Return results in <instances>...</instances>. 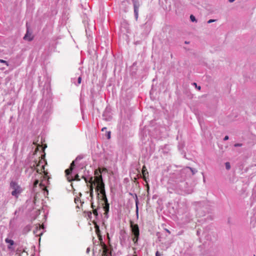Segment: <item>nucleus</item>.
<instances>
[{
  "label": "nucleus",
  "mask_w": 256,
  "mask_h": 256,
  "mask_svg": "<svg viewBox=\"0 0 256 256\" xmlns=\"http://www.w3.org/2000/svg\"><path fill=\"white\" fill-rule=\"evenodd\" d=\"M10 187L12 190V196L18 198L19 194H20L22 191L21 186L16 182L12 181L10 183Z\"/></svg>",
  "instance_id": "obj_3"
},
{
  "label": "nucleus",
  "mask_w": 256,
  "mask_h": 256,
  "mask_svg": "<svg viewBox=\"0 0 256 256\" xmlns=\"http://www.w3.org/2000/svg\"><path fill=\"white\" fill-rule=\"evenodd\" d=\"M166 231L170 233V232L168 230H166Z\"/></svg>",
  "instance_id": "obj_35"
},
{
  "label": "nucleus",
  "mask_w": 256,
  "mask_h": 256,
  "mask_svg": "<svg viewBox=\"0 0 256 256\" xmlns=\"http://www.w3.org/2000/svg\"><path fill=\"white\" fill-rule=\"evenodd\" d=\"M44 190H46V192H48V190H47V188H46V187H44Z\"/></svg>",
  "instance_id": "obj_34"
},
{
  "label": "nucleus",
  "mask_w": 256,
  "mask_h": 256,
  "mask_svg": "<svg viewBox=\"0 0 256 256\" xmlns=\"http://www.w3.org/2000/svg\"><path fill=\"white\" fill-rule=\"evenodd\" d=\"M87 251H89V248H87Z\"/></svg>",
  "instance_id": "obj_38"
},
{
  "label": "nucleus",
  "mask_w": 256,
  "mask_h": 256,
  "mask_svg": "<svg viewBox=\"0 0 256 256\" xmlns=\"http://www.w3.org/2000/svg\"><path fill=\"white\" fill-rule=\"evenodd\" d=\"M45 154H42L40 157L38 158V160H36L34 164L32 166L38 174H44V178L48 179V172L45 170V166L47 164L46 160L44 159Z\"/></svg>",
  "instance_id": "obj_2"
},
{
  "label": "nucleus",
  "mask_w": 256,
  "mask_h": 256,
  "mask_svg": "<svg viewBox=\"0 0 256 256\" xmlns=\"http://www.w3.org/2000/svg\"><path fill=\"white\" fill-rule=\"evenodd\" d=\"M106 127L104 128H103L102 129V131L104 132V130H106Z\"/></svg>",
  "instance_id": "obj_29"
},
{
  "label": "nucleus",
  "mask_w": 256,
  "mask_h": 256,
  "mask_svg": "<svg viewBox=\"0 0 256 256\" xmlns=\"http://www.w3.org/2000/svg\"><path fill=\"white\" fill-rule=\"evenodd\" d=\"M81 81H82V78L80 76L78 78V84H80L81 83Z\"/></svg>",
  "instance_id": "obj_23"
},
{
  "label": "nucleus",
  "mask_w": 256,
  "mask_h": 256,
  "mask_svg": "<svg viewBox=\"0 0 256 256\" xmlns=\"http://www.w3.org/2000/svg\"><path fill=\"white\" fill-rule=\"evenodd\" d=\"M107 172V169L106 168H98V170H96L95 171H94V180H96V176H101L102 177V173L103 172ZM95 182L96 183V180H95Z\"/></svg>",
  "instance_id": "obj_7"
},
{
  "label": "nucleus",
  "mask_w": 256,
  "mask_h": 256,
  "mask_svg": "<svg viewBox=\"0 0 256 256\" xmlns=\"http://www.w3.org/2000/svg\"><path fill=\"white\" fill-rule=\"evenodd\" d=\"M92 179H93V178L91 177L90 178V180L88 181L89 183L90 184V196L91 197L92 199L93 198V196H94V194H93V190H94L93 184L95 185L96 184L97 185V184L95 182V180H94L93 181Z\"/></svg>",
  "instance_id": "obj_9"
},
{
  "label": "nucleus",
  "mask_w": 256,
  "mask_h": 256,
  "mask_svg": "<svg viewBox=\"0 0 256 256\" xmlns=\"http://www.w3.org/2000/svg\"><path fill=\"white\" fill-rule=\"evenodd\" d=\"M106 136L108 139L110 138V132H108L106 134Z\"/></svg>",
  "instance_id": "obj_22"
},
{
  "label": "nucleus",
  "mask_w": 256,
  "mask_h": 256,
  "mask_svg": "<svg viewBox=\"0 0 256 256\" xmlns=\"http://www.w3.org/2000/svg\"><path fill=\"white\" fill-rule=\"evenodd\" d=\"M94 228H95V231H96V234L100 238H101V236H100V228H99L97 224H94Z\"/></svg>",
  "instance_id": "obj_14"
},
{
  "label": "nucleus",
  "mask_w": 256,
  "mask_h": 256,
  "mask_svg": "<svg viewBox=\"0 0 256 256\" xmlns=\"http://www.w3.org/2000/svg\"><path fill=\"white\" fill-rule=\"evenodd\" d=\"M68 180L70 182H71V181L74 180H77V181H80V178H79V176L78 175V174H76L74 178H70V176H68Z\"/></svg>",
  "instance_id": "obj_13"
},
{
  "label": "nucleus",
  "mask_w": 256,
  "mask_h": 256,
  "mask_svg": "<svg viewBox=\"0 0 256 256\" xmlns=\"http://www.w3.org/2000/svg\"><path fill=\"white\" fill-rule=\"evenodd\" d=\"M40 186H42V183H40Z\"/></svg>",
  "instance_id": "obj_37"
},
{
  "label": "nucleus",
  "mask_w": 256,
  "mask_h": 256,
  "mask_svg": "<svg viewBox=\"0 0 256 256\" xmlns=\"http://www.w3.org/2000/svg\"><path fill=\"white\" fill-rule=\"evenodd\" d=\"M216 20H210L208 22V24H210L212 22H215Z\"/></svg>",
  "instance_id": "obj_25"
},
{
  "label": "nucleus",
  "mask_w": 256,
  "mask_h": 256,
  "mask_svg": "<svg viewBox=\"0 0 256 256\" xmlns=\"http://www.w3.org/2000/svg\"><path fill=\"white\" fill-rule=\"evenodd\" d=\"M226 168L227 170H230V162H226Z\"/></svg>",
  "instance_id": "obj_17"
},
{
  "label": "nucleus",
  "mask_w": 256,
  "mask_h": 256,
  "mask_svg": "<svg viewBox=\"0 0 256 256\" xmlns=\"http://www.w3.org/2000/svg\"><path fill=\"white\" fill-rule=\"evenodd\" d=\"M235 0H228V1L230 2H234Z\"/></svg>",
  "instance_id": "obj_33"
},
{
  "label": "nucleus",
  "mask_w": 256,
  "mask_h": 256,
  "mask_svg": "<svg viewBox=\"0 0 256 256\" xmlns=\"http://www.w3.org/2000/svg\"><path fill=\"white\" fill-rule=\"evenodd\" d=\"M198 90H200V86L198 87Z\"/></svg>",
  "instance_id": "obj_36"
},
{
  "label": "nucleus",
  "mask_w": 256,
  "mask_h": 256,
  "mask_svg": "<svg viewBox=\"0 0 256 256\" xmlns=\"http://www.w3.org/2000/svg\"><path fill=\"white\" fill-rule=\"evenodd\" d=\"M93 214L94 216H98V213L96 209H94L93 210Z\"/></svg>",
  "instance_id": "obj_21"
},
{
  "label": "nucleus",
  "mask_w": 256,
  "mask_h": 256,
  "mask_svg": "<svg viewBox=\"0 0 256 256\" xmlns=\"http://www.w3.org/2000/svg\"><path fill=\"white\" fill-rule=\"evenodd\" d=\"M33 38L34 36H32V33L30 32L29 28L28 27H27V31L26 34L24 37V39L28 41H31L33 40Z\"/></svg>",
  "instance_id": "obj_8"
},
{
  "label": "nucleus",
  "mask_w": 256,
  "mask_h": 256,
  "mask_svg": "<svg viewBox=\"0 0 256 256\" xmlns=\"http://www.w3.org/2000/svg\"><path fill=\"white\" fill-rule=\"evenodd\" d=\"M156 256H160L158 252H156Z\"/></svg>",
  "instance_id": "obj_28"
},
{
  "label": "nucleus",
  "mask_w": 256,
  "mask_h": 256,
  "mask_svg": "<svg viewBox=\"0 0 256 256\" xmlns=\"http://www.w3.org/2000/svg\"><path fill=\"white\" fill-rule=\"evenodd\" d=\"M142 174L143 179L146 182V176H148V172L146 170V166H144L142 168Z\"/></svg>",
  "instance_id": "obj_10"
},
{
  "label": "nucleus",
  "mask_w": 256,
  "mask_h": 256,
  "mask_svg": "<svg viewBox=\"0 0 256 256\" xmlns=\"http://www.w3.org/2000/svg\"><path fill=\"white\" fill-rule=\"evenodd\" d=\"M5 242L6 243L8 244V248L9 250H10L12 248V246L14 244V242L13 240L9 239L8 238H6Z\"/></svg>",
  "instance_id": "obj_12"
},
{
  "label": "nucleus",
  "mask_w": 256,
  "mask_h": 256,
  "mask_svg": "<svg viewBox=\"0 0 256 256\" xmlns=\"http://www.w3.org/2000/svg\"><path fill=\"white\" fill-rule=\"evenodd\" d=\"M74 166H75L74 162L72 161V162L70 164V168H72V170H73Z\"/></svg>",
  "instance_id": "obj_16"
},
{
  "label": "nucleus",
  "mask_w": 256,
  "mask_h": 256,
  "mask_svg": "<svg viewBox=\"0 0 256 256\" xmlns=\"http://www.w3.org/2000/svg\"><path fill=\"white\" fill-rule=\"evenodd\" d=\"M132 2L134 6V12L135 14L136 17L137 18L138 17V8L140 6V4L138 0H132Z\"/></svg>",
  "instance_id": "obj_6"
},
{
  "label": "nucleus",
  "mask_w": 256,
  "mask_h": 256,
  "mask_svg": "<svg viewBox=\"0 0 256 256\" xmlns=\"http://www.w3.org/2000/svg\"><path fill=\"white\" fill-rule=\"evenodd\" d=\"M228 139V136H225V137L224 138V140H226Z\"/></svg>",
  "instance_id": "obj_26"
},
{
  "label": "nucleus",
  "mask_w": 256,
  "mask_h": 256,
  "mask_svg": "<svg viewBox=\"0 0 256 256\" xmlns=\"http://www.w3.org/2000/svg\"><path fill=\"white\" fill-rule=\"evenodd\" d=\"M254 256H255L254 255Z\"/></svg>",
  "instance_id": "obj_40"
},
{
  "label": "nucleus",
  "mask_w": 256,
  "mask_h": 256,
  "mask_svg": "<svg viewBox=\"0 0 256 256\" xmlns=\"http://www.w3.org/2000/svg\"><path fill=\"white\" fill-rule=\"evenodd\" d=\"M96 180L97 184L96 190L98 192V195H99L98 192L102 194L101 200L104 201V206H103L104 211V214L106 216L109 211V204L105 192L104 184L101 176H96Z\"/></svg>",
  "instance_id": "obj_1"
},
{
  "label": "nucleus",
  "mask_w": 256,
  "mask_h": 256,
  "mask_svg": "<svg viewBox=\"0 0 256 256\" xmlns=\"http://www.w3.org/2000/svg\"><path fill=\"white\" fill-rule=\"evenodd\" d=\"M242 146V144H234V146L235 147H238V146Z\"/></svg>",
  "instance_id": "obj_24"
},
{
  "label": "nucleus",
  "mask_w": 256,
  "mask_h": 256,
  "mask_svg": "<svg viewBox=\"0 0 256 256\" xmlns=\"http://www.w3.org/2000/svg\"><path fill=\"white\" fill-rule=\"evenodd\" d=\"M72 168H68V169H66V170H65V173H66V176H68L72 173Z\"/></svg>",
  "instance_id": "obj_15"
},
{
  "label": "nucleus",
  "mask_w": 256,
  "mask_h": 256,
  "mask_svg": "<svg viewBox=\"0 0 256 256\" xmlns=\"http://www.w3.org/2000/svg\"><path fill=\"white\" fill-rule=\"evenodd\" d=\"M78 200L76 198L74 199V202H75L76 203V202H78Z\"/></svg>",
  "instance_id": "obj_31"
},
{
  "label": "nucleus",
  "mask_w": 256,
  "mask_h": 256,
  "mask_svg": "<svg viewBox=\"0 0 256 256\" xmlns=\"http://www.w3.org/2000/svg\"><path fill=\"white\" fill-rule=\"evenodd\" d=\"M44 226L43 224L40 225L38 224V225H36L35 228L34 230V234L36 236H40L44 231Z\"/></svg>",
  "instance_id": "obj_5"
},
{
  "label": "nucleus",
  "mask_w": 256,
  "mask_h": 256,
  "mask_svg": "<svg viewBox=\"0 0 256 256\" xmlns=\"http://www.w3.org/2000/svg\"><path fill=\"white\" fill-rule=\"evenodd\" d=\"M130 226L132 232L134 235L132 240L134 243H136L138 242L140 234L138 226V224H134L132 222H131Z\"/></svg>",
  "instance_id": "obj_4"
},
{
  "label": "nucleus",
  "mask_w": 256,
  "mask_h": 256,
  "mask_svg": "<svg viewBox=\"0 0 256 256\" xmlns=\"http://www.w3.org/2000/svg\"><path fill=\"white\" fill-rule=\"evenodd\" d=\"M0 62L1 63H4V64H6L7 66H8V64L6 60L0 59Z\"/></svg>",
  "instance_id": "obj_18"
},
{
  "label": "nucleus",
  "mask_w": 256,
  "mask_h": 256,
  "mask_svg": "<svg viewBox=\"0 0 256 256\" xmlns=\"http://www.w3.org/2000/svg\"><path fill=\"white\" fill-rule=\"evenodd\" d=\"M102 246V256H109L108 250L106 245L103 244Z\"/></svg>",
  "instance_id": "obj_11"
},
{
  "label": "nucleus",
  "mask_w": 256,
  "mask_h": 256,
  "mask_svg": "<svg viewBox=\"0 0 256 256\" xmlns=\"http://www.w3.org/2000/svg\"><path fill=\"white\" fill-rule=\"evenodd\" d=\"M38 182H39V181L38 180H35V181L34 182V186L36 187L37 184H38Z\"/></svg>",
  "instance_id": "obj_20"
},
{
  "label": "nucleus",
  "mask_w": 256,
  "mask_h": 256,
  "mask_svg": "<svg viewBox=\"0 0 256 256\" xmlns=\"http://www.w3.org/2000/svg\"><path fill=\"white\" fill-rule=\"evenodd\" d=\"M82 178H84V180L86 181V182H88L87 180H86V177H84V176H83L82 177Z\"/></svg>",
  "instance_id": "obj_27"
},
{
  "label": "nucleus",
  "mask_w": 256,
  "mask_h": 256,
  "mask_svg": "<svg viewBox=\"0 0 256 256\" xmlns=\"http://www.w3.org/2000/svg\"><path fill=\"white\" fill-rule=\"evenodd\" d=\"M190 169L192 171V168H190Z\"/></svg>",
  "instance_id": "obj_39"
},
{
  "label": "nucleus",
  "mask_w": 256,
  "mask_h": 256,
  "mask_svg": "<svg viewBox=\"0 0 256 256\" xmlns=\"http://www.w3.org/2000/svg\"><path fill=\"white\" fill-rule=\"evenodd\" d=\"M190 20H191L192 22H195V21H196V18H195L194 16L193 15H190Z\"/></svg>",
  "instance_id": "obj_19"
},
{
  "label": "nucleus",
  "mask_w": 256,
  "mask_h": 256,
  "mask_svg": "<svg viewBox=\"0 0 256 256\" xmlns=\"http://www.w3.org/2000/svg\"><path fill=\"white\" fill-rule=\"evenodd\" d=\"M94 204H93V203H92V208H93V210H94Z\"/></svg>",
  "instance_id": "obj_30"
},
{
  "label": "nucleus",
  "mask_w": 256,
  "mask_h": 256,
  "mask_svg": "<svg viewBox=\"0 0 256 256\" xmlns=\"http://www.w3.org/2000/svg\"><path fill=\"white\" fill-rule=\"evenodd\" d=\"M78 200L76 198L74 199V202H75L76 203V202H78Z\"/></svg>",
  "instance_id": "obj_32"
}]
</instances>
